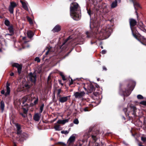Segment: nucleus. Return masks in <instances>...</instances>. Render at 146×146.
Masks as SVG:
<instances>
[{
    "label": "nucleus",
    "mask_w": 146,
    "mask_h": 146,
    "mask_svg": "<svg viewBox=\"0 0 146 146\" xmlns=\"http://www.w3.org/2000/svg\"><path fill=\"white\" fill-rule=\"evenodd\" d=\"M123 111L126 115L127 111V109L126 108H124L123 110Z\"/></svg>",
    "instance_id": "obj_49"
},
{
    "label": "nucleus",
    "mask_w": 146,
    "mask_h": 146,
    "mask_svg": "<svg viewBox=\"0 0 146 146\" xmlns=\"http://www.w3.org/2000/svg\"><path fill=\"white\" fill-rule=\"evenodd\" d=\"M58 82L62 86H63V84L62 83V81L61 80H59Z\"/></svg>",
    "instance_id": "obj_53"
},
{
    "label": "nucleus",
    "mask_w": 146,
    "mask_h": 146,
    "mask_svg": "<svg viewBox=\"0 0 146 146\" xmlns=\"http://www.w3.org/2000/svg\"><path fill=\"white\" fill-rule=\"evenodd\" d=\"M14 9V8L9 6L8 10L11 14H13Z\"/></svg>",
    "instance_id": "obj_31"
},
{
    "label": "nucleus",
    "mask_w": 146,
    "mask_h": 146,
    "mask_svg": "<svg viewBox=\"0 0 146 146\" xmlns=\"http://www.w3.org/2000/svg\"><path fill=\"white\" fill-rule=\"evenodd\" d=\"M84 111H89V109L88 107H86L83 109Z\"/></svg>",
    "instance_id": "obj_44"
},
{
    "label": "nucleus",
    "mask_w": 146,
    "mask_h": 146,
    "mask_svg": "<svg viewBox=\"0 0 146 146\" xmlns=\"http://www.w3.org/2000/svg\"><path fill=\"white\" fill-rule=\"evenodd\" d=\"M93 25V28L92 29V31L96 34V37H98L100 40H103L108 38L112 32V28L109 27H104L103 29H101L99 32V24L98 23H94Z\"/></svg>",
    "instance_id": "obj_1"
},
{
    "label": "nucleus",
    "mask_w": 146,
    "mask_h": 146,
    "mask_svg": "<svg viewBox=\"0 0 146 146\" xmlns=\"http://www.w3.org/2000/svg\"><path fill=\"white\" fill-rule=\"evenodd\" d=\"M68 119H65L63 120H58L57 121V123L59 124H62L64 125L65 123L68 122Z\"/></svg>",
    "instance_id": "obj_16"
},
{
    "label": "nucleus",
    "mask_w": 146,
    "mask_h": 146,
    "mask_svg": "<svg viewBox=\"0 0 146 146\" xmlns=\"http://www.w3.org/2000/svg\"><path fill=\"white\" fill-rule=\"evenodd\" d=\"M75 137L74 136L72 135L69 139L68 142L69 145L73 143L75 140Z\"/></svg>",
    "instance_id": "obj_15"
},
{
    "label": "nucleus",
    "mask_w": 146,
    "mask_h": 146,
    "mask_svg": "<svg viewBox=\"0 0 146 146\" xmlns=\"http://www.w3.org/2000/svg\"><path fill=\"white\" fill-rule=\"evenodd\" d=\"M60 76L62 77H63V76H64V75L63 74H62V73H61H61H60Z\"/></svg>",
    "instance_id": "obj_61"
},
{
    "label": "nucleus",
    "mask_w": 146,
    "mask_h": 146,
    "mask_svg": "<svg viewBox=\"0 0 146 146\" xmlns=\"http://www.w3.org/2000/svg\"><path fill=\"white\" fill-rule=\"evenodd\" d=\"M8 30L10 33L14 34V31L12 26H10L8 28Z\"/></svg>",
    "instance_id": "obj_21"
},
{
    "label": "nucleus",
    "mask_w": 146,
    "mask_h": 146,
    "mask_svg": "<svg viewBox=\"0 0 146 146\" xmlns=\"http://www.w3.org/2000/svg\"><path fill=\"white\" fill-rule=\"evenodd\" d=\"M85 94V92H74V95L76 99H80L82 98Z\"/></svg>",
    "instance_id": "obj_8"
},
{
    "label": "nucleus",
    "mask_w": 146,
    "mask_h": 146,
    "mask_svg": "<svg viewBox=\"0 0 146 146\" xmlns=\"http://www.w3.org/2000/svg\"><path fill=\"white\" fill-rule=\"evenodd\" d=\"M73 123L76 124H78L79 123V121L77 119H75L73 121Z\"/></svg>",
    "instance_id": "obj_40"
},
{
    "label": "nucleus",
    "mask_w": 146,
    "mask_h": 146,
    "mask_svg": "<svg viewBox=\"0 0 146 146\" xmlns=\"http://www.w3.org/2000/svg\"><path fill=\"white\" fill-rule=\"evenodd\" d=\"M28 110L25 108H23V113L26 114H27Z\"/></svg>",
    "instance_id": "obj_45"
},
{
    "label": "nucleus",
    "mask_w": 146,
    "mask_h": 146,
    "mask_svg": "<svg viewBox=\"0 0 146 146\" xmlns=\"http://www.w3.org/2000/svg\"><path fill=\"white\" fill-rule=\"evenodd\" d=\"M93 129V127L90 128L88 131L87 135L88 137H91L92 138L95 142H96L98 139V137H99V130L93 131H92Z\"/></svg>",
    "instance_id": "obj_5"
},
{
    "label": "nucleus",
    "mask_w": 146,
    "mask_h": 146,
    "mask_svg": "<svg viewBox=\"0 0 146 146\" xmlns=\"http://www.w3.org/2000/svg\"><path fill=\"white\" fill-rule=\"evenodd\" d=\"M15 126L17 129V134H20L21 133V125L19 123H16Z\"/></svg>",
    "instance_id": "obj_14"
},
{
    "label": "nucleus",
    "mask_w": 146,
    "mask_h": 146,
    "mask_svg": "<svg viewBox=\"0 0 146 146\" xmlns=\"http://www.w3.org/2000/svg\"><path fill=\"white\" fill-rule=\"evenodd\" d=\"M61 27L59 25H56L52 29V31L54 33H58L61 30Z\"/></svg>",
    "instance_id": "obj_11"
},
{
    "label": "nucleus",
    "mask_w": 146,
    "mask_h": 146,
    "mask_svg": "<svg viewBox=\"0 0 146 146\" xmlns=\"http://www.w3.org/2000/svg\"><path fill=\"white\" fill-rule=\"evenodd\" d=\"M1 94H4L5 95V91L4 90H3L1 91Z\"/></svg>",
    "instance_id": "obj_52"
},
{
    "label": "nucleus",
    "mask_w": 146,
    "mask_h": 146,
    "mask_svg": "<svg viewBox=\"0 0 146 146\" xmlns=\"http://www.w3.org/2000/svg\"><path fill=\"white\" fill-rule=\"evenodd\" d=\"M21 2L22 3L23 8L26 10H28V8L25 2L21 1Z\"/></svg>",
    "instance_id": "obj_20"
},
{
    "label": "nucleus",
    "mask_w": 146,
    "mask_h": 146,
    "mask_svg": "<svg viewBox=\"0 0 146 146\" xmlns=\"http://www.w3.org/2000/svg\"><path fill=\"white\" fill-rule=\"evenodd\" d=\"M129 23L133 36L142 44L146 46V39L143 36H141L138 37L137 36V35L138 34V32L136 29V28L135 27L137 23L136 21L134 19H129Z\"/></svg>",
    "instance_id": "obj_3"
},
{
    "label": "nucleus",
    "mask_w": 146,
    "mask_h": 146,
    "mask_svg": "<svg viewBox=\"0 0 146 146\" xmlns=\"http://www.w3.org/2000/svg\"><path fill=\"white\" fill-rule=\"evenodd\" d=\"M57 98L60 96L61 95H60V93L61 92L62 90L61 89H59L57 90Z\"/></svg>",
    "instance_id": "obj_30"
},
{
    "label": "nucleus",
    "mask_w": 146,
    "mask_h": 146,
    "mask_svg": "<svg viewBox=\"0 0 146 146\" xmlns=\"http://www.w3.org/2000/svg\"><path fill=\"white\" fill-rule=\"evenodd\" d=\"M40 118V117L38 113H36L33 117L34 120L36 121H38Z\"/></svg>",
    "instance_id": "obj_18"
},
{
    "label": "nucleus",
    "mask_w": 146,
    "mask_h": 146,
    "mask_svg": "<svg viewBox=\"0 0 146 146\" xmlns=\"http://www.w3.org/2000/svg\"><path fill=\"white\" fill-rule=\"evenodd\" d=\"M26 18L28 21L29 22V24L31 25L33 24V22L32 19L30 18L29 17L27 16Z\"/></svg>",
    "instance_id": "obj_26"
},
{
    "label": "nucleus",
    "mask_w": 146,
    "mask_h": 146,
    "mask_svg": "<svg viewBox=\"0 0 146 146\" xmlns=\"http://www.w3.org/2000/svg\"><path fill=\"white\" fill-rule=\"evenodd\" d=\"M70 96H61L57 98L59 102L63 103L66 102L68 100V98H70Z\"/></svg>",
    "instance_id": "obj_9"
},
{
    "label": "nucleus",
    "mask_w": 146,
    "mask_h": 146,
    "mask_svg": "<svg viewBox=\"0 0 146 146\" xmlns=\"http://www.w3.org/2000/svg\"><path fill=\"white\" fill-rule=\"evenodd\" d=\"M94 95L96 96H97L98 95H99V93L98 92H94Z\"/></svg>",
    "instance_id": "obj_55"
},
{
    "label": "nucleus",
    "mask_w": 146,
    "mask_h": 146,
    "mask_svg": "<svg viewBox=\"0 0 146 146\" xmlns=\"http://www.w3.org/2000/svg\"><path fill=\"white\" fill-rule=\"evenodd\" d=\"M35 61H37V62H40V60L39 57H36L35 58Z\"/></svg>",
    "instance_id": "obj_41"
},
{
    "label": "nucleus",
    "mask_w": 146,
    "mask_h": 146,
    "mask_svg": "<svg viewBox=\"0 0 146 146\" xmlns=\"http://www.w3.org/2000/svg\"><path fill=\"white\" fill-rule=\"evenodd\" d=\"M131 1L133 3L134 5V6L135 9L136 10L135 12L136 13V15L138 16V14L137 11V9L136 7L137 8H140V6L139 4L137 3L136 1L137 0H131Z\"/></svg>",
    "instance_id": "obj_10"
},
{
    "label": "nucleus",
    "mask_w": 146,
    "mask_h": 146,
    "mask_svg": "<svg viewBox=\"0 0 146 146\" xmlns=\"http://www.w3.org/2000/svg\"><path fill=\"white\" fill-rule=\"evenodd\" d=\"M62 78L63 80L64 81H65L66 80V79L65 78V76H63L62 77Z\"/></svg>",
    "instance_id": "obj_56"
},
{
    "label": "nucleus",
    "mask_w": 146,
    "mask_h": 146,
    "mask_svg": "<svg viewBox=\"0 0 146 146\" xmlns=\"http://www.w3.org/2000/svg\"><path fill=\"white\" fill-rule=\"evenodd\" d=\"M132 84L130 86L129 84L126 85H125L122 83H119V93L121 96H124V100H125V97H127L131 93L133 90L135 85V82L134 81H131Z\"/></svg>",
    "instance_id": "obj_2"
},
{
    "label": "nucleus",
    "mask_w": 146,
    "mask_h": 146,
    "mask_svg": "<svg viewBox=\"0 0 146 146\" xmlns=\"http://www.w3.org/2000/svg\"><path fill=\"white\" fill-rule=\"evenodd\" d=\"M70 15L74 19L79 20L80 18V7L78 4L75 2L72 3L70 5Z\"/></svg>",
    "instance_id": "obj_4"
},
{
    "label": "nucleus",
    "mask_w": 146,
    "mask_h": 146,
    "mask_svg": "<svg viewBox=\"0 0 146 146\" xmlns=\"http://www.w3.org/2000/svg\"><path fill=\"white\" fill-rule=\"evenodd\" d=\"M51 79V76H48V79L47 81V82L48 84H49L50 82V80Z\"/></svg>",
    "instance_id": "obj_47"
},
{
    "label": "nucleus",
    "mask_w": 146,
    "mask_h": 146,
    "mask_svg": "<svg viewBox=\"0 0 146 146\" xmlns=\"http://www.w3.org/2000/svg\"><path fill=\"white\" fill-rule=\"evenodd\" d=\"M69 132V131H61V133L62 134H68Z\"/></svg>",
    "instance_id": "obj_38"
},
{
    "label": "nucleus",
    "mask_w": 146,
    "mask_h": 146,
    "mask_svg": "<svg viewBox=\"0 0 146 146\" xmlns=\"http://www.w3.org/2000/svg\"><path fill=\"white\" fill-rule=\"evenodd\" d=\"M140 104H141L146 106V101H142L140 102Z\"/></svg>",
    "instance_id": "obj_42"
},
{
    "label": "nucleus",
    "mask_w": 146,
    "mask_h": 146,
    "mask_svg": "<svg viewBox=\"0 0 146 146\" xmlns=\"http://www.w3.org/2000/svg\"><path fill=\"white\" fill-rule=\"evenodd\" d=\"M49 50H48V51H47L46 53L45 54L47 55L48 54L49 52Z\"/></svg>",
    "instance_id": "obj_62"
},
{
    "label": "nucleus",
    "mask_w": 146,
    "mask_h": 146,
    "mask_svg": "<svg viewBox=\"0 0 146 146\" xmlns=\"http://www.w3.org/2000/svg\"><path fill=\"white\" fill-rule=\"evenodd\" d=\"M117 6V1H114L111 4V7L112 8H114L116 7Z\"/></svg>",
    "instance_id": "obj_24"
},
{
    "label": "nucleus",
    "mask_w": 146,
    "mask_h": 146,
    "mask_svg": "<svg viewBox=\"0 0 146 146\" xmlns=\"http://www.w3.org/2000/svg\"><path fill=\"white\" fill-rule=\"evenodd\" d=\"M103 70L106 71L107 70V69L106 67L105 66H103L102 67Z\"/></svg>",
    "instance_id": "obj_50"
},
{
    "label": "nucleus",
    "mask_w": 146,
    "mask_h": 146,
    "mask_svg": "<svg viewBox=\"0 0 146 146\" xmlns=\"http://www.w3.org/2000/svg\"><path fill=\"white\" fill-rule=\"evenodd\" d=\"M12 66L17 68L18 73L19 74H21L23 67V65L22 64H20L18 63H14L12 64Z\"/></svg>",
    "instance_id": "obj_7"
},
{
    "label": "nucleus",
    "mask_w": 146,
    "mask_h": 146,
    "mask_svg": "<svg viewBox=\"0 0 146 146\" xmlns=\"http://www.w3.org/2000/svg\"><path fill=\"white\" fill-rule=\"evenodd\" d=\"M106 52V51L105 50H103L102 51V54H105Z\"/></svg>",
    "instance_id": "obj_57"
},
{
    "label": "nucleus",
    "mask_w": 146,
    "mask_h": 146,
    "mask_svg": "<svg viewBox=\"0 0 146 146\" xmlns=\"http://www.w3.org/2000/svg\"><path fill=\"white\" fill-rule=\"evenodd\" d=\"M13 35H14L13 34H12V33H10V34L8 33L7 34V35H10V36H12Z\"/></svg>",
    "instance_id": "obj_63"
},
{
    "label": "nucleus",
    "mask_w": 146,
    "mask_h": 146,
    "mask_svg": "<svg viewBox=\"0 0 146 146\" xmlns=\"http://www.w3.org/2000/svg\"><path fill=\"white\" fill-rule=\"evenodd\" d=\"M54 128L56 131H60V130L59 129L60 128V125H59L55 124Z\"/></svg>",
    "instance_id": "obj_28"
},
{
    "label": "nucleus",
    "mask_w": 146,
    "mask_h": 146,
    "mask_svg": "<svg viewBox=\"0 0 146 146\" xmlns=\"http://www.w3.org/2000/svg\"><path fill=\"white\" fill-rule=\"evenodd\" d=\"M10 75L11 76H14V73L13 72H12L10 74Z\"/></svg>",
    "instance_id": "obj_58"
},
{
    "label": "nucleus",
    "mask_w": 146,
    "mask_h": 146,
    "mask_svg": "<svg viewBox=\"0 0 146 146\" xmlns=\"http://www.w3.org/2000/svg\"><path fill=\"white\" fill-rule=\"evenodd\" d=\"M38 102V96H37L35 100L33 103H32V104L33 105L32 106H36Z\"/></svg>",
    "instance_id": "obj_25"
},
{
    "label": "nucleus",
    "mask_w": 146,
    "mask_h": 146,
    "mask_svg": "<svg viewBox=\"0 0 146 146\" xmlns=\"http://www.w3.org/2000/svg\"><path fill=\"white\" fill-rule=\"evenodd\" d=\"M5 24L7 26H9L10 25V22L7 19H6L4 22Z\"/></svg>",
    "instance_id": "obj_32"
},
{
    "label": "nucleus",
    "mask_w": 146,
    "mask_h": 146,
    "mask_svg": "<svg viewBox=\"0 0 146 146\" xmlns=\"http://www.w3.org/2000/svg\"><path fill=\"white\" fill-rule=\"evenodd\" d=\"M141 140L143 142H145L146 141V137H141Z\"/></svg>",
    "instance_id": "obj_46"
},
{
    "label": "nucleus",
    "mask_w": 146,
    "mask_h": 146,
    "mask_svg": "<svg viewBox=\"0 0 146 146\" xmlns=\"http://www.w3.org/2000/svg\"><path fill=\"white\" fill-rule=\"evenodd\" d=\"M72 38V37L71 36H69L65 40V42H67L70 39H71Z\"/></svg>",
    "instance_id": "obj_37"
},
{
    "label": "nucleus",
    "mask_w": 146,
    "mask_h": 146,
    "mask_svg": "<svg viewBox=\"0 0 146 146\" xmlns=\"http://www.w3.org/2000/svg\"><path fill=\"white\" fill-rule=\"evenodd\" d=\"M9 6L13 8H14L15 7L17 6V4L15 2H12L10 3V4Z\"/></svg>",
    "instance_id": "obj_27"
},
{
    "label": "nucleus",
    "mask_w": 146,
    "mask_h": 146,
    "mask_svg": "<svg viewBox=\"0 0 146 146\" xmlns=\"http://www.w3.org/2000/svg\"><path fill=\"white\" fill-rule=\"evenodd\" d=\"M132 110L133 111V112L132 113V114L134 115H135V114H136V108L135 106H130Z\"/></svg>",
    "instance_id": "obj_23"
},
{
    "label": "nucleus",
    "mask_w": 146,
    "mask_h": 146,
    "mask_svg": "<svg viewBox=\"0 0 146 146\" xmlns=\"http://www.w3.org/2000/svg\"><path fill=\"white\" fill-rule=\"evenodd\" d=\"M5 104L4 102L2 100L0 102V108L1 111H3L4 110Z\"/></svg>",
    "instance_id": "obj_22"
},
{
    "label": "nucleus",
    "mask_w": 146,
    "mask_h": 146,
    "mask_svg": "<svg viewBox=\"0 0 146 146\" xmlns=\"http://www.w3.org/2000/svg\"><path fill=\"white\" fill-rule=\"evenodd\" d=\"M86 34L87 35V37L88 38H90L91 36V34L88 31H86Z\"/></svg>",
    "instance_id": "obj_34"
},
{
    "label": "nucleus",
    "mask_w": 146,
    "mask_h": 146,
    "mask_svg": "<svg viewBox=\"0 0 146 146\" xmlns=\"http://www.w3.org/2000/svg\"><path fill=\"white\" fill-rule=\"evenodd\" d=\"M10 86V84L7 82L6 84V92L5 94V97H7L9 95L10 92V89L9 86Z\"/></svg>",
    "instance_id": "obj_12"
},
{
    "label": "nucleus",
    "mask_w": 146,
    "mask_h": 146,
    "mask_svg": "<svg viewBox=\"0 0 146 146\" xmlns=\"http://www.w3.org/2000/svg\"><path fill=\"white\" fill-rule=\"evenodd\" d=\"M56 144L57 145L64 146L66 145V144L62 142H58Z\"/></svg>",
    "instance_id": "obj_33"
},
{
    "label": "nucleus",
    "mask_w": 146,
    "mask_h": 146,
    "mask_svg": "<svg viewBox=\"0 0 146 146\" xmlns=\"http://www.w3.org/2000/svg\"><path fill=\"white\" fill-rule=\"evenodd\" d=\"M60 76L62 77H63V76H64V75L63 74H62V73H61H61H60Z\"/></svg>",
    "instance_id": "obj_60"
},
{
    "label": "nucleus",
    "mask_w": 146,
    "mask_h": 146,
    "mask_svg": "<svg viewBox=\"0 0 146 146\" xmlns=\"http://www.w3.org/2000/svg\"><path fill=\"white\" fill-rule=\"evenodd\" d=\"M139 25L140 27L142 28H144V25L143 24V23L142 22H140L139 23Z\"/></svg>",
    "instance_id": "obj_43"
},
{
    "label": "nucleus",
    "mask_w": 146,
    "mask_h": 146,
    "mask_svg": "<svg viewBox=\"0 0 146 146\" xmlns=\"http://www.w3.org/2000/svg\"><path fill=\"white\" fill-rule=\"evenodd\" d=\"M137 99H143V97L141 95H138L137 96Z\"/></svg>",
    "instance_id": "obj_36"
},
{
    "label": "nucleus",
    "mask_w": 146,
    "mask_h": 146,
    "mask_svg": "<svg viewBox=\"0 0 146 146\" xmlns=\"http://www.w3.org/2000/svg\"><path fill=\"white\" fill-rule=\"evenodd\" d=\"M73 49V48H72V49H71V50H70L68 53H67V54H66V56H67L68 55V54H69V53H70L71 52V51Z\"/></svg>",
    "instance_id": "obj_59"
},
{
    "label": "nucleus",
    "mask_w": 146,
    "mask_h": 146,
    "mask_svg": "<svg viewBox=\"0 0 146 146\" xmlns=\"http://www.w3.org/2000/svg\"><path fill=\"white\" fill-rule=\"evenodd\" d=\"M99 144L98 143H96V146H99Z\"/></svg>",
    "instance_id": "obj_64"
},
{
    "label": "nucleus",
    "mask_w": 146,
    "mask_h": 146,
    "mask_svg": "<svg viewBox=\"0 0 146 146\" xmlns=\"http://www.w3.org/2000/svg\"><path fill=\"white\" fill-rule=\"evenodd\" d=\"M20 114L23 117H25L26 116V115H25V114H23L22 113H20Z\"/></svg>",
    "instance_id": "obj_54"
},
{
    "label": "nucleus",
    "mask_w": 146,
    "mask_h": 146,
    "mask_svg": "<svg viewBox=\"0 0 146 146\" xmlns=\"http://www.w3.org/2000/svg\"><path fill=\"white\" fill-rule=\"evenodd\" d=\"M28 77L30 81L34 84H35L36 82V73L34 72L33 73L31 72H30L29 75Z\"/></svg>",
    "instance_id": "obj_6"
},
{
    "label": "nucleus",
    "mask_w": 146,
    "mask_h": 146,
    "mask_svg": "<svg viewBox=\"0 0 146 146\" xmlns=\"http://www.w3.org/2000/svg\"><path fill=\"white\" fill-rule=\"evenodd\" d=\"M25 87L27 89H29L31 87V86L27 84H25L24 85Z\"/></svg>",
    "instance_id": "obj_35"
},
{
    "label": "nucleus",
    "mask_w": 146,
    "mask_h": 146,
    "mask_svg": "<svg viewBox=\"0 0 146 146\" xmlns=\"http://www.w3.org/2000/svg\"><path fill=\"white\" fill-rule=\"evenodd\" d=\"M88 89L89 91V92L91 93L93 91L95 90V88L94 86L92 84H90L88 86Z\"/></svg>",
    "instance_id": "obj_17"
},
{
    "label": "nucleus",
    "mask_w": 146,
    "mask_h": 146,
    "mask_svg": "<svg viewBox=\"0 0 146 146\" xmlns=\"http://www.w3.org/2000/svg\"><path fill=\"white\" fill-rule=\"evenodd\" d=\"M87 13H88L89 15L91 16V11L90 9L88 10V9H87Z\"/></svg>",
    "instance_id": "obj_48"
},
{
    "label": "nucleus",
    "mask_w": 146,
    "mask_h": 146,
    "mask_svg": "<svg viewBox=\"0 0 146 146\" xmlns=\"http://www.w3.org/2000/svg\"><path fill=\"white\" fill-rule=\"evenodd\" d=\"M44 106V104L43 103H42L41 106L40 107V108L39 113H41L42 112L43 110V109Z\"/></svg>",
    "instance_id": "obj_29"
},
{
    "label": "nucleus",
    "mask_w": 146,
    "mask_h": 146,
    "mask_svg": "<svg viewBox=\"0 0 146 146\" xmlns=\"http://www.w3.org/2000/svg\"><path fill=\"white\" fill-rule=\"evenodd\" d=\"M27 98H23L22 99V103L23 104H24L27 101Z\"/></svg>",
    "instance_id": "obj_39"
},
{
    "label": "nucleus",
    "mask_w": 146,
    "mask_h": 146,
    "mask_svg": "<svg viewBox=\"0 0 146 146\" xmlns=\"http://www.w3.org/2000/svg\"><path fill=\"white\" fill-rule=\"evenodd\" d=\"M73 84V81L72 78H71V82H70L69 85L70 86Z\"/></svg>",
    "instance_id": "obj_51"
},
{
    "label": "nucleus",
    "mask_w": 146,
    "mask_h": 146,
    "mask_svg": "<svg viewBox=\"0 0 146 146\" xmlns=\"http://www.w3.org/2000/svg\"><path fill=\"white\" fill-rule=\"evenodd\" d=\"M19 136V140L20 141H23L24 140H25L27 138L26 135L25 133H24L21 134Z\"/></svg>",
    "instance_id": "obj_13"
},
{
    "label": "nucleus",
    "mask_w": 146,
    "mask_h": 146,
    "mask_svg": "<svg viewBox=\"0 0 146 146\" xmlns=\"http://www.w3.org/2000/svg\"><path fill=\"white\" fill-rule=\"evenodd\" d=\"M27 35L29 38H31L33 37L34 33L32 31L29 30L27 32Z\"/></svg>",
    "instance_id": "obj_19"
}]
</instances>
